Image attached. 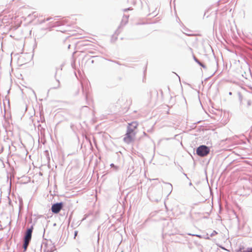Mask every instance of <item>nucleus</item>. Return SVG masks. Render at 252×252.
<instances>
[{
	"label": "nucleus",
	"mask_w": 252,
	"mask_h": 252,
	"mask_svg": "<svg viewBox=\"0 0 252 252\" xmlns=\"http://www.w3.org/2000/svg\"><path fill=\"white\" fill-rule=\"evenodd\" d=\"M32 228H29L27 230L24 238V241L30 242L32 238Z\"/></svg>",
	"instance_id": "5"
},
{
	"label": "nucleus",
	"mask_w": 252,
	"mask_h": 252,
	"mask_svg": "<svg viewBox=\"0 0 252 252\" xmlns=\"http://www.w3.org/2000/svg\"><path fill=\"white\" fill-rule=\"evenodd\" d=\"M63 207V204L62 202L54 204L51 207L52 212L53 213L58 214L61 210Z\"/></svg>",
	"instance_id": "3"
},
{
	"label": "nucleus",
	"mask_w": 252,
	"mask_h": 252,
	"mask_svg": "<svg viewBox=\"0 0 252 252\" xmlns=\"http://www.w3.org/2000/svg\"><path fill=\"white\" fill-rule=\"evenodd\" d=\"M136 132H132L131 129L126 130V133L124 138V141L127 144H129L134 141Z\"/></svg>",
	"instance_id": "1"
},
{
	"label": "nucleus",
	"mask_w": 252,
	"mask_h": 252,
	"mask_svg": "<svg viewBox=\"0 0 252 252\" xmlns=\"http://www.w3.org/2000/svg\"><path fill=\"white\" fill-rule=\"evenodd\" d=\"M210 152L208 147L204 145L199 146L196 150L197 154L201 157L207 156Z\"/></svg>",
	"instance_id": "2"
},
{
	"label": "nucleus",
	"mask_w": 252,
	"mask_h": 252,
	"mask_svg": "<svg viewBox=\"0 0 252 252\" xmlns=\"http://www.w3.org/2000/svg\"><path fill=\"white\" fill-rule=\"evenodd\" d=\"M77 234V232L76 231L75 233V237L76 236Z\"/></svg>",
	"instance_id": "8"
},
{
	"label": "nucleus",
	"mask_w": 252,
	"mask_h": 252,
	"mask_svg": "<svg viewBox=\"0 0 252 252\" xmlns=\"http://www.w3.org/2000/svg\"><path fill=\"white\" fill-rule=\"evenodd\" d=\"M237 252H252V248H248L247 249H244V248H241Z\"/></svg>",
	"instance_id": "6"
},
{
	"label": "nucleus",
	"mask_w": 252,
	"mask_h": 252,
	"mask_svg": "<svg viewBox=\"0 0 252 252\" xmlns=\"http://www.w3.org/2000/svg\"><path fill=\"white\" fill-rule=\"evenodd\" d=\"M30 242L24 241V243L23 245V248L24 249V251H26L27 249V247L29 244Z\"/></svg>",
	"instance_id": "7"
},
{
	"label": "nucleus",
	"mask_w": 252,
	"mask_h": 252,
	"mask_svg": "<svg viewBox=\"0 0 252 252\" xmlns=\"http://www.w3.org/2000/svg\"><path fill=\"white\" fill-rule=\"evenodd\" d=\"M138 126V123L137 122H132L131 123L128 124L127 130L131 129L132 132H135V130L137 129Z\"/></svg>",
	"instance_id": "4"
}]
</instances>
